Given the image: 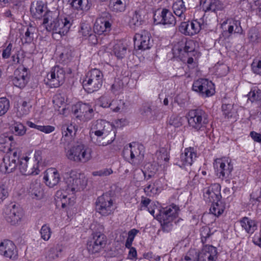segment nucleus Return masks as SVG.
<instances>
[{
    "mask_svg": "<svg viewBox=\"0 0 261 261\" xmlns=\"http://www.w3.org/2000/svg\"><path fill=\"white\" fill-rule=\"evenodd\" d=\"M0 254L5 257L15 259L17 256V247L10 240H3L0 242Z\"/></svg>",
    "mask_w": 261,
    "mask_h": 261,
    "instance_id": "obj_16",
    "label": "nucleus"
},
{
    "mask_svg": "<svg viewBox=\"0 0 261 261\" xmlns=\"http://www.w3.org/2000/svg\"><path fill=\"white\" fill-rule=\"evenodd\" d=\"M72 6L76 9L86 10L88 9V0H73Z\"/></svg>",
    "mask_w": 261,
    "mask_h": 261,
    "instance_id": "obj_52",
    "label": "nucleus"
},
{
    "mask_svg": "<svg viewBox=\"0 0 261 261\" xmlns=\"http://www.w3.org/2000/svg\"><path fill=\"white\" fill-rule=\"evenodd\" d=\"M154 162L156 163L159 165H164L169 160V155L167 151L162 148L156 151L153 158Z\"/></svg>",
    "mask_w": 261,
    "mask_h": 261,
    "instance_id": "obj_38",
    "label": "nucleus"
},
{
    "mask_svg": "<svg viewBox=\"0 0 261 261\" xmlns=\"http://www.w3.org/2000/svg\"><path fill=\"white\" fill-rule=\"evenodd\" d=\"M192 89L203 97L211 96L215 93L214 84L206 79H199L195 81Z\"/></svg>",
    "mask_w": 261,
    "mask_h": 261,
    "instance_id": "obj_10",
    "label": "nucleus"
},
{
    "mask_svg": "<svg viewBox=\"0 0 261 261\" xmlns=\"http://www.w3.org/2000/svg\"><path fill=\"white\" fill-rule=\"evenodd\" d=\"M9 195L8 187L4 185L0 184V204H2Z\"/></svg>",
    "mask_w": 261,
    "mask_h": 261,
    "instance_id": "obj_59",
    "label": "nucleus"
},
{
    "mask_svg": "<svg viewBox=\"0 0 261 261\" xmlns=\"http://www.w3.org/2000/svg\"><path fill=\"white\" fill-rule=\"evenodd\" d=\"M188 124L193 129H204L208 122L207 114L201 109L190 110L187 115Z\"/></svg>",
    "mask_w": 261,
    "mask_h": 261,
    "instance_id": "obj_8",
    "label": "nucleus"
},
{
    "mask_svg": "<svg viewBox=\"0 0 261 261\" xmlns=\"http://www.w3.org/2000/svg\"><path fill=\"white\" fill-rule=\"evenodd\" d=\"M64 180L66 185L65 189L58 191L56 194V196L61 199L63 208L74 203L75 194L84 189L87 182L84 174L76 171L67 173Z\"/></svg>",
    "mask_w": 261,
    "mask_h": 261,
    "instance_id": "obj_1",
    "label": "nucleus"
},
{
    "mask_svg": "<svg viewBox=\"0 0 261 261\" xmlns=\"http://www.w3.org/2000/svg\"><path fill=\"white\" fill-rule=\"evenodd\" d=\"M111 24L109 21L102 17L97 18L94 26V31L98 35L107 33L111 30Z\"/></svg>",
    "mask_w": 261,
    "mask_h": 261,
    "instance_id": "obj_25",
    "label": "nucleus"
},
{
    "mask_svg": "<svg viewBox=\"0 0 261 261\" xmlns=\"http://www.w3.org/2000/svg\"><path fill=\"white\" fill-rule=\"evenodd\" d=\"M179 207L175 205H170L160 212L156 216L157 220L160 222L164 231L168 232L172 228V222L177 217Z\"/></svg>",
    "mask_w": 261,
    "mask_h": 261,
    "instance_id": "obj_4",
    "label": "nucleus"
},
{
    "mask_svg": "<svg viewBox=\"0 0 261 261\" xmlns=\"http://www.w3.org/2000/svg\"><path fill=\"white\" fill-rule=\"evenodd\" d=\"M42 153L40 151H36L34 154V158L33 159H30V161L32 162V169H29L28 172H26V170L23 169L22 171L28 174H39L40 170L38 169V164L42 161Z\"/></svg>",
    "mask_w": 261,
    "mask_h": 261,
    "instance_id": "obj_32",
    "label": "nucleus"
},
{
    "mask_svg": "<svg viewBox=\"0 0 261 261\" xmlns=\"http://www.w3.org/2000/svg\"><path fill=\"white\" fill-rule=\"evenodd\" d=\"M173 10L175 14L179 18V20L182 21L186 19L185 12L186 8L182 0H178L173 5Z\"/></svg>",
    "mask_w": 261,
    "mask_h": 261,
    "instance_id": "obj_33",
    "label": "nucleus"
},
{
    "mask_svg": "<svg viewBox=\"0 0 261 261\" xmlns=\"http://www.w3.org/2000/svg\"><path fill=\"white\" fill-rule=\"evenodd\" d=\"M31 107L32 106L30 103L25 101H24L22 102V104L18 107L17 113L20 116L26 115L28 114L30 112Z\"/></svg>",
    "mask_w": 261,
    "mask_h": 261,
    "instance_id": "obj_49",
    "label": "nucleus"
},
{
    "mask_svg": "<svg viewBox=\"0 0 261 261\" xmlns=\"http://www.w3.org/2000/svg\"><path fill=\"white\" fill-rule=\"evenodd\" d=\"M154 20L157 21L158 23L163 24H172L175 25L176 20L172 12L169 10L163 9L159 15H154Z\"/></svg>",
    "mask_w": 261,
    "mask_h": 261,
    "instance_id": "obj_23",
    "label": "nucleus"
},
{
    "mask_svg": "<svg viewBox=\"0 0 261 261\" xmlns=\"http://www.w3.org/2000/svg\"><path fill=\"white\" fill-rule=\"evenodd\" d=\"M92 150L87 145L81 144L73 146L67 152V157L71 161L85 163L92 158Z\"/></svg>",
    "mask_w": 261,
    "mask_h": 261,
    "instance_id": "obj_5",
    "label": "nucleus"
},
{
    "mask_svg": "<svg viewBox=\"0 0 261 261\" xmlns=\"http://www.w3.org/2000/svg\"><path fill=\"white\" fill-rule=\"evenodd\" d=\"M200 235L202 242H207L211 235L210 228L207 226L202 227L200 229Z\"/></svg>",
    "mask_w": 261,
    "mask_h": 261,
    "instance_id": "obj_58",
    "label": "nucleus"
},
{
    "mask_svg": "<svg viewBox=\"0 0 261 261\" xmlns=\"http://www.w3.org/2000/svg\"><path fill=\"white\" fill-rule=\"evenodd\" d=\"M10 107L9 100L6 97L0 98V116L7 113Z\"/></svg>",
    "mask_w": 261,
    "mask_h": 261,
    "instance_id": "obj_53",
    "label": "nucleus"
},
{
    "mask_svg": "<svg viewBox=\"0 0 261 261\" xmlns=\"http://www.w3.org/2000/svg\"><path fill=\"white\" fill-rule=\"evenodd\" d=\"M90 136L96 138V143L99 146H107L112 143L115 138L114 125L104 120L92 122L90 130Z\"/></svg>",
    "mask_w": 261,
    "mask_h": 261,
    "instance_id": "obj_2",
    "label": "nucleus"
},
{
    "mask_svg": "<svg viewBox=\"0 0 261 261\" xmlns=\"http://www.w3.org/2000/svg\"><path fill=\"white\" fill-rule=\"evenodd\" d=\"M214 166L217 175L221 179L228 178L231 175L233 167L231 160L227 157L216 159L214 163Z\"/></svg>",
    "mask_w": 261,
    "mask_h": 261,
    "instance_id": "obj_9",
    "label": "nucleus"
},
{
    "mask_svg": "<svg viewBox=\"0 0 261 261\" xmlns=\"http://www.w3.org/2000/svg\"><path fill=\"white\" fill-rule=\"evenodd\" d=\"M111 103H114V105H111L110 107L111 110L114 112H119L121 109V106L124 105L123 101L121 100H112Z\"/></svg>",
    "mask_w": 261,
    "mask_h": 261,
    "instance_id": "obj_63",
    "label": "nucleus"
},
{
    "mask_svg": "<svg viewBox=\"0 0 261 261\" xmlns=\"http://www.w3.org/2000/svg\"><path fill=\"white\" fill-rule=\"evenodd\" d=\"M53 101L55 108L64 107L65 105V97L60 94H56L54 97Z\"/></svg>",
    "mask_w": 261,
    "mask_h": 261,
    "instance_id": "obj_56",
    "label": "nucleus"
},
{
    "mask_svg": "<svg viewBox=\"0 0 261 261\" xmlns=\"http://www.w3.org/2000/svg\"><path fill=\"white\" fill-rule=\"evenodd\" d=\"M91 241L102 248L106 243V237L105 234L97 232L94 234L93 240Z\"/></svg>",
    "mask_w": 261,
    "mask_h": 261,
    "instance_id": "obj_48",
    "label": "nucleus"
},
{
    "mask_svg": "<svg viewBox=\"0 0 261 261\" xmlns=\"http://www.w3.org/2000/svg\"><path fill=\"white\" fill-rule=\"evenodd\" d=\"M221 187L218 184H214L203 190V197L208 202L219 201L221 197Z\"/></svg>",
    "mask_w": 261,
    "mask_h": 261,
    "instance_id": "obj_18",
    "label": "nucleus"
},
{
    "mask_svg": "<svg viewBox=\"0 0 261 261\" xmlns=\"http://www.w3.org/2000/svg\"><path fill=\"white\" fill-rule=\"evenodd\" d=\"M212 206L210 208V212L215 216H219L221 215L225 208L223 203L219 201L213 202Z\"/></svg>",
    "mask_w": 261,
    "mask_h": 261,
    "instance_id": "obj_42",
    "label": "nucleus"
},
{
    "mask_svg": "<svg viewBox=\"0 0 261 261\" xmlns=\"http://www.w3.org/2000/svg\"><path fill=\"white\" fill-rule=\"evenodd\" d=\"M65 72L63 68L59 66L53 67L47 75V84L53 87H58L65 80Z\"/></svg>",
    "mask_w": 261,
    "mask_h": 261,
    "instance_id": "obj_12",
    "label": "nucleus"
},
{
    "mask_svg": "<svg viewBox=\"0 0 261 261\" xmlns=\"http://www.w3.org/2000/svg\"><path fill=\"white\" fill-rule=\"evenodd\" d=\"M87 250L90 254H95L99 252L102 249L98 245L90 241L87 243Z\"/></svg>",
    "mask_w": 261,
    "mask_h": 261,
    "instance_id": "obj_61",
    "label": "nucleus"
},
{
    "mask_svg": "<svg viewBox=\"0 0 261 261\" xmlns=\"http://www.w3.org/2000/svg\"><path fill=\"white\" fill-rule=\"evenodd\" d=\"M4 216L8 223L15 225L21 221L22 215L18 206L11 203L5 206L4 209Z\"/></svg>",
    "mask_w": 261,
    "mask_h": 261,
    "instance_id": "obj_11",
    "label": "nucleus"
},
{
    "mask_svg": "<svg viewBox=\"0 0 261 261\" xmlns=\"http://www.w3.org/2000/svg\"><path fill=\"white\" fill-rule=\"evenodd\" d=\"M11 130L16 136H22L26 133L25 126L19 122H15L11 126Z\"/></svg>",
    "mask_w": 261,
    "mask_h": 261,
    "instance_id": "obj_43",
    "label": "nucleus"
},
{
    "mask_svg": "<svg viewBox=\"0 0 261 261\" xmlns=\"http://www.w3.org/2000/svg\"><path fill=\"white\" fill-rule=\"evenodd\" d=\"M217 258L216 248L211 245H205L199 254L197 261H216Z\"/></svg>",
    "mask_w": 261,
    "mask_h": 261,
    "instance_id": "obj_21",
    "label": "nucleus"
},
{
    "mask_svg": "<svg viewBox=\"0 0 261 261\" xmlns=\"http://www.w3.org/2000/svg\"><path fill=\"white\" fill-rule=\"evenodd\" d=\"M79 33L85 38L89 37L92 38L95 37V35L92 34V31L90 25L88 23H84L81 24Z\"/></svg>",
    "mask_w": 261,
    "mask_h": 261,
    "instance_id": "obj_45",
    "label": "nucleus"
},
{
    "mask_svg": "<svg viewBox=\"0 0 261 261\" xmlns=\"http://www.w3.org/2000/svg\"><path fill=\"white\" fill-rule=\"evenodd\" d=\"M139 232V230L136 229H132L128 232V237L125 242V246L126 248H130L132 245V243L134 240L135 237Z\"/></svg>",
    "mask_w": 261,
    "mask_h": 261,
    "instance_id": "obj_55",
    "label": "nucleus"
},
{
    "mask_svg": "<svg viewBox=\"0 0 261 261\" xmlns=\"http://www.w3.org/2000/svg\"><path fill=\"white\" fill-rule=\"evenodd\" d=\"M197 157V154L192 148H186L180 155L179 166L182 168L190 166Z\"/></svg>",
    "mask_w": 261,
    "mask_h": 261,
    "instance_id": "obj_22",
    "label": "nucleus"
},
{
    "mask_svg": "<svg viewBox=\"0 0 261 261\" xmlns=\"http://www.w3.org/2000/svg\"><path fill=\"white\" fill-rule=\"evenodd\" d=\"M113 173V170L111 168H105L99 171H94L92 173L93 176H107Z\"/></svg>",
    "mask_w": 261,
    "mask_h": 261,
    "instance_id": "obj_64",
    "label": "nucleus"
},
{
    "mask_svg": "<svg viewBox=\"0 0 261 261\" xmlns=\"http://www.w3.org/2000/svg\"><path fill=\"white\" fill-rule=\"evenodd\" d=\"M150 34L147 31L137 33L134 37L135 44L139 49L145 50L150 48L152 42Z\"/></svg>",
    "mask_w": 261,
    "mask_h": 261,
    "instance_id": "obj_19",
    "label": "nucleus"
},
{
    "mask_svg": "<svg viewBox=\"0 0 261 261\" xmlns=\"http://www.w3.org/2000/svg\"><path fill=\"white\" fill-rule=\"evenodd\" d=\"M195 49V45L193 41L189 40L186 41L184 45L182 46L181 47L179 48L176 46H175L173 49L174 53H176V50H178L179 56L181 55L185 56V54H187L193 51Z\"/></svg>",
    "mask_w": 261,
    "mask_h": 261,
    "instance_id": "obj_36",
    "label": "nucleus"
},
{
    "mask_svg": "<svg viewBox=\"0 0 261 261\" xmlns=\"http://www.w3.org/2000/svg\"><path fill=\"white\" fill-rule=\"evenodd\" d=\"M250 200L253 204L261 201V188L255 190L251 193L250 195Z\"/></svg>",
    "mask_w": 261,
    "mask_h": 261,
    "instance_id": "obj_60",
    "label": "nucleus"
},
{
    "mask_svg": "<svg viewBox=\"0 0 261 261\" xmlns=\"http://www.w3.org/2000/svg\"><path fill=\"white\" fill-rule=\"evenodd\" d=\"M43 190L40 182H32L29 189V194L33 199H40L43 196Z\"/></svg>",
    "mask_w": 261,
    "mask_h": 261,
    "instance_id": "obj_29",
    "label": "nucleus"
},
{
    "mask_svg": "<svg viewBox=\"0 0 261 261\" xmlns=\"http://www.w3.org/2000/svg\"><path fill=\"white\" fill-rule=\"evenodd\" d=\"M72 110L77 117L85 121L90 120L94 115L93 108L88 103L79 102L72 107Z\"/></svg>",
    "mask_w": 261,
    "mask_h": 261,
    "instance_id": "obj_14",
    "label": "nucleus"
},
{
    "mask_svg": "<svg viewBox=\"0 0 261 261\" xmlns=\"http://www.w3.org/2000/svg\"><path fill=\"white\" fill-rule=\"evenodd\" d=\"M143 22L142 16V12L140 10L135 11L130 17L129 20V25L130 28L135 29L140 27Z\"/></svg>",
    "mask_w": 261,
    "mask_h": 261,
    "instance_id": "obj_37",
    "label": "nucleus"
},
{
    "mask_svg": "<svg viewBox=\"0 0 261 261\" xmlns=\"http://www.w3.org/2000/svg\"><path fill=\"white\" fill-rule=\"evenodd\" d=\"M17 166L16 159L14 158L5 156L0 165V170L4 173H9L14 171Z\"/></svg>",
    "mask_w": 261,
    "mask_h": 261,
    "instance_id": "obj_26",
    "label": "nucleus"
},
{
    "mask_svg": "<svg viewBox=\"0 0 261 261\" xmlns=\"http://www.w3.org/2000/svg\"><path fill=\"white\" fill-rule=\"evenodd\" d=\"M13 137L4 134L0 135V150L4 152H8L12 150L15 144L13 142Z\"/></svg>",
    "mask_w": 261,
    "mask_h": 261,
    "instance_id": "obj_27",
    "label": "nucleus"
},
{
    "mask_svg": "<svg viewBox=\"0 0 261 261\" xmlns=\"http://www.w3.org/2000/svg\"><path fill=\"white\" fill-rule=\"evenodd\" d=\"M126 46L121 42L117 43L113 46V52L119 59L123 58L126 53Z\"/></svg>",
    "mask_w": 261,
    "mask_h": 261,
    "instance_id": "obj_40",
    "label": "nucleus"
},
{
    "mask_svg": "<svg viewBox=\"0 0 261 261\" xmlns=\"http://www.w3.org/2000/svg\"><path fill=\"white\" fill-rule=\"evenodd\" d=\"M63 247L57 244L48 249L45 253V258L48 261L56 260L62 256Z\"/></svg>",
    "mask_w": 261,
    "mask_h": 261,
    "instance_id": "obj_28",
    "label": "nucleus"
},
{
    "mask_svg": "<svg viewBox=\"0 0 261 261\" xmlns=\"http://www.w3.org/2000/svg\"><path fill=\"white\" fill-rule=\"evenodd\" d=\"M143 190L146 195L149 196L158 194L162 190L160 180L156 179L154 182L148 183L144 186Z\"/></svg>",
    "mask_w": 261,
    "mask_h": 261,
    "instance_id": "obj_30",
    "label": "nucleus"
},
{
    "mask_svg": "<svg viewBox=\"0 0 261 261\" xmlns=\"http://www.w3.org/2000/svg\"><path fill=\"white\" fill-rule=\"evenodd\" d=\"M32 15L36 18H40L44 12V4L42 2H37L33 4L30 9Z\"/></svg>",
    "mask_w": 261,
    "mask_h": 261,
    "instance_id": "obj_39",
    "label": "nucleus"
},
{
    "mask_svg": "<svg viewBox=\"0 0 261 261\" xmlns=\"http://www.w3.org/2000/svg\"><path fill=\"white\" fill-rule=\"evenodd\" d=\"M77 127L72 124H65L62 127L63 135L65 137L72 136L75 135Z\"/></svg>",
    "mask_w": 261,
    "mask_h": 261,
    "instance_id": "obj_47",
    "label": "nucleus"
},
{
    "mask_svg": "<svg viewBox=\"0 0 261 261\" xmlns=\"http://www.w3.org/2000/svg\"><path fill=\"white\" fill-rule=\"evenodd\" d=\"M123 154L130 164L137 166L142 163L144 159V147L137 143H130L124 147Z\"/></svg>",
    "mask_w": 261,
    "mask_h": 261,
    "instance_id": "obj_7",
    "label": "nucleus"
},
{
    "mask_svg": "<svg viewBox=\"0 0 261 261\" xmlns=\"http://www.w3.org/2000/svg\"><path fill=\"white\" fill-rule=\"evenodd\" d=\"M102 82V73L99 69L94 68L87 72L83 81V86L88 93H92L101 87Z\"/></svg>",
    "mask_w": 261,
    "mask_h": 261,
    "instance_id": "obj_6",
    "label": "nucleus"
},
{
    "mask_svg": "<svg viewBox=\"0 0 261 261\" xmlns=\"http://www.w3.org/2000/svg\"><path fill=\"white\" fill-rule=\"evenodd\" d=\"M32 165L33 164L30 161V158L27 156H23L18 160V168L20 172L24 175H37L38 174H28L22 171L23 168L24 170H26V172H28L29 169H32Z\"/></svg>",
    "mask_w": 261,
    "mask_h": 261,
    "instance_id": "obj_35",
    "label": "nucleus"
},
{
    "mask_svg": "<svg viewBox=\"0 0 261 261\" xmlns=\"http://www.w3.org/2000/svg\"><path fill=\"white\" fill-rule=\"evenodd\" d=\"M58 16L56 12H47L43 16L42 25L48 31L65 36L69 32L72 22L69 18H58Z\"/></svg>",
    "mask_w": 261,
    "mask_h": 261,
    "instance_id": "obj_3",
    "label": "nucleus"
},
{
    "mask_svg": "<svg viewBox=\"0 0 261 261\" xmlns=\"http://www.w3.org/2000/svg\"><path fill=\"white\" fill-rule=\"evenodd\" d=\"M223 115L225 118L229 119L235 117V111L231 104H225L222 106Z\"/></svg>",
    "mask_w": 261,
    "mask_h": 261,
    "instance_id": "obj_41",
    "label": "nucleus"
},
{
    "mask_svg": "<svg viewBox=\"0 0 261 261\" xmlns=\"http://www.w3.org/2000/svg\"><path fill=\"white\" fill-rule=\"evenodd\" d=\"M221 26L223 30L228 32L229 34L232 33L241 34L242 32L240 22L233 19H227L222 23Z\"/></svg>",
    "mask_w": 261,
    "mask_h": 261,
    "instance_id": "obj_24",
    "label": "nucleus"
},
{
    "mask_svg": "<svg viewBox=\"0 0 261 261\" xmlns=\"http://www.w3.org/2000/svg\"><path fill=\"white\" fill-rule=\"evenodd\" d=\"M96 209L102 216H108L112 213L113 201L109 194H103L97 198Z\"/></svg>",
    "mask_w": 261,
    "mask_h": 261,
    "instance_id": "obj_13",
    "label": "nucleus"
},
{
    "mask_svg": "<svg viewBox=\"0 0 261 261\" xmlns=\"http://www.w3.org/2000/svg\"><path fill=\"white\" fill-rule=\"evenodd\" d=\"M34 30V28L33 27L28 28L27 31L25 33L24 36H23L22 38L21 39L22 41L24 43H30L33 40Z\"/></svg>",
    "mask_w": 261,
    "mask_h": 261,
    "instance_id": "obj_62",
    "label": "nucleus"
},
{
    "mask_svg": "<svg viewBox=\"0 0 261 261\" xmlns=\"http://www.w3.org/2000/svg\"><path fill=\"white\" fill-rule=\"evenodd\" d=\"M242 227L248 233H252L257 229L256 222L248 217H245L240 220Z\"/></svg>",
    "mask_w": 261,
    "mask_h": 261,
    "instance_id": "obj_34",
    "label": "nucleus"
},
{
    "mask_svg": "<svg viewBox=\"0 0 261 261\" xmlns=\"http://www.w3.org/2000/svg\"><path fill=\"white\" fill-rule=\"evenodd\" d=\"M157 169L154 166L148 164L146 166V169L142 172L145 179L148 180L154 175Z\"/></svg>",
    "mask_w": 261,
    "mask_h": 261,
    "instance_id": "obj_50",
    "label": "nucleus"
},
{
    "mask_svg": "<svg viewBox=\"0 0 261 261\" xmlns=\"http://www.w3.org/2000/svg\"><path fill=\"white\" fill-rule=\"evenodd\" d=\"M202 7L205 11H216L222 10L224 8V5L219 0H205Z\"/></svg>",
    "mask_w": 261,
    "mask_h": 261,
    "instance_id": "obj_31",
    "label": "nucleus"
},
{
    "mask_svg": "<svg viewBox=\"0 0 261 261\" xmlns=\"http://www.w3.org/2000/svg\"><path fill=\"white\" fill-rule=\"evenodd\" d=\"M124 0H111V8L112 11L116 12H123L125 9Z\"/></svg>",
    "mask_w": 261,
    "mask_h": 261,
    "instance_id": "obj_44",
    "label": "nucleus"
},
{
    "mask_svg": "<svg viewBox=\"0 0 261 261\" xmlns=\"http://www.w3.org/2000/svg\"><path fill=\"white\" fill-rule=\"evenodd\" d=\"M183 119L181 117L177 115L172 116L169 120V124L175 127H180L182 125Z\"/></svg>",
    "mask_w": 261,
    "mask_h": 261,
    "instance_id": "obj_57",
    "label": "nucleus"
},
{
    "mask_svg": "<svg viewBox=\"0 0 261 261\" xmlns=\"http://www.w3.org/2000/svg\"><path fill=\"white\" fill-rule=\"evenodd\" d=\"M204 26L202 19H195L189 23L182 22L179 27V31L184 35L193 36L198 33Z\"/></svg>",
    "mask_w": 261,
    "mask_h": 261,
    "instance_id": "obj_15",
    "label": "nucleus"
},
{
    "mask_svg": "<svg viewBox=\"0 0 261 261\" xmlns=\"http://www.w3.org/2000/svg\"><path fill=\"white\" fill-rule=\"evenodd\" d=\"M112 98L111 96L108 94H105L101 96L99 98V102L100 106L104 108H108L111 107V105H114L113 103H111Z\"/></svg>",
    "mask_w": 261,
    "mask_h": 261,
    "instance_id": "obj_51",
    "label": "nucleus"
},
{
    "mask_svg": "<svg viewBox=\"0 0 261 261\" xmlns=\"http://www.w3.org/2000/svg\"><path fill=\"white\" fill-rule=\"evenodd\" d=\"M40 233L41 238L45 241H47L50 238L51 231L49 226L44 225L42 226Z\"/></svg>",
    "mask_w": 261,
    "mask_h": 261,
    "instance_id": "obj_54",
    "label": "nucleus"
},
{
    "mask_svg": "<svg viewBox=\"0 0 261 261\" xmlns=\"http://www.w3.org/2000/svg\"><path fill=\"white\" fill-rule=\"evenodd\" d=\"M248 99L251 102L261 101V90L253 88L248 94Z\"/></svg>",
    "mask_w": 261,
    "mask_h": 261,
    "instance_id": "obj_46",
    "label": "nucleus"
},
{
    "mask_svg": "<svg viewBox=\"0 0 261 261\" xmlns=\"http://www.w3.org/2000/svg\"><path fill=\"white\" fill-rule=\"evenodd\" d=\"M28 79V69L20 66L15 70L12 81L15 86L22 88L27 84Z\"/></svg>",
    "mask_w": 261,
    "mask_h": 261,
    "instance_id": "obj_17",
    "label": "nucleus"
},
{
    "mask_svg": "<svg viewBox=\"0 0 261 261\" xmlns=\"http://www.w3.org/2000/svg\"><path fill=\"white\" fill-rule=\"evenodd\" d=\"M43 179L47 186L53 188L59 182L60 176L56 169L50 168L44 172Z\"/></svg>",
    "mask_w": 261,
    "mask_h": 261,
    "instance_id": "obj_20",
    "label": "nucleus"
}]
</instances>
